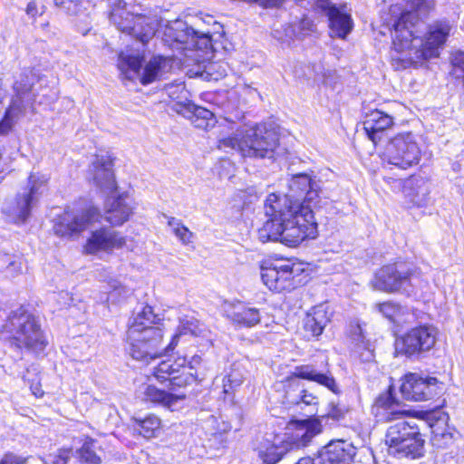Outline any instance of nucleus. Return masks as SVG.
I'll use <instances>...</instances> for the list:
<instances>
[{
	"label": "nucleus",
	"mask_w": 464,
	"mask_h": 464,
	"mask_svg": "<svg viewBox=\"0 0 464 464\" xmlns=\"http://www.w3.org/2000/svg\"><path fill=\"white\" fill-rule=\"evenodd\" d=\"M289 194L271 193L265 201L267 220L258 230L261 242H281L295 246L318 234L313 208L320 202L318 181L304 173L295 175L289 183Z\"/></svg>",
	"instance_id": "obj_1"
},
{
	"label": "nucleus",
	"mask_w": 464,
	"mask_h": 464,
	"mask_svg": "<svg viewBox=\"0 0 464 464\" xmlns=\"http://www.w3.org/2000/svg\"><path fill=\"white\" fill-rule=\"evenodd\" d=\"M411 8L401 13L393 24V48L398 55L393 59L401 61L403 67L439 57L451 31L453 22L438 19L427 26L423 36L415 35L420 21L434 8V0H405Z\"/></svg>",
	"instance_id": "obj_2"
},
{
	"label": "nucleus",
	"mask_w": 464,
	"mask_h": 464,
	"mask_svg": "<svg viewBox=\"0 0 464 464\" xmlns=\"http://www.w3.org/2000/svg\"><path fill=\"white\" fill-rule=\"evenodd\" d=\"M160 318L155 314L150 305H145L141 311L130 321L127 332L130 343V354L143 363L160 357L164 352L173 350L181 335L191 334L193 336L206 337L208 331L203 324L193 317L182 318L179 322L178 333L172 337L166 348L161 347L163 331L158 324Z\"/></svg>",
	"instance_id": "obj_3"
},
{
	"label": "nucleus",
	"mask_w": 464,
	"mask_h": 464,
	"mask_svg": "<svg viewBox=\"0 0 464 464\" xmlns=\"http://www.w3.org/2000/svg\"><path fill=\"white\" fill-rule=\"evenodd\" d=\"M373 413L379 421L397 420L385 434L388 454L397 459H419L423 456L424 443L420 429L414 419L405 420L406 411L393 396L391 388L375 400Z\"/></svg>",
	"instance_id": "obj_4"
},
{
	"label": "nucleus",
	"mask_w": 464,
	"mask_h": 464,
	"mask_svg": "<svg viewBox=\"0 0 464 464\" xmlns=\"http://www.w3.org/2000/svg\"><path fill=\"white\" fill-rule=\"evenodd\" d=\"M208 372L207 363L200 355H193L188 361L186 356L175 362L165 360L153 368L152 375L160 382L169 381L168 390L148 385L144 391L147 401L170 411L179 408L186 398L180 391L194 381L201 382Z\"/></svg>",
	"instance_id": "obj_5"
},
{
	"label": "nucleus",
	"mask_w": 464,
	"mask_h": 464,
	"mask_svg": "<svg viewBox=\"0 0 464 464\" xmlns=\"http://www.w3.org/2000/svg\"><path fill=\"white\" fill-rule=\"evenodd\" d=\"M300 379L314 382L335 394L340 392L339 386L329 369L326 356H323L319 362L296 366L295 372L285 381V399L289 403L316 405L318 397L304 390Z\"/></svg>",
	"instance_id": "obj_6"
},
{
	"label": "nucleus",
	"mask_w": 464,
	"mask_h": 464,
	"mask_svg": "<svg viewBox=\"0 0 464 464\" xmlns=\"http://www.w3.org/2000/svg\"><path fill=\"white\" fill-rule=\"evenodd\" d=\"M279 135L266 123L238 130L234 136L218 141V149L225 152L237 151L243 157L272 158L278 146Z\"/></svg>",
	"instance_id": "obj_7"
},
{
	"label": "nucleus",
	"mask_w": 464,
	"mask_h": 464,
	"mask_svg": "<svg viewBox=\"0 0 464 464\" xmlns=\"http://www.w3.org/2000/svg\"><path fill=\"white\" fill-rule=\"evenodd\" d=\"M1 334L18 349L38 353L47 341L36 318L23 307L14 311L2 326Z\"/></svg>",
	"instance_id": "obj_8"
},
{
	"label": "nucleus",
	"mask_w": 464,
	"mask_h": 464,
	"mask_svg": "<svg viewBox=\"0 0 464 464\" xmlns=\"http://www.w3.org/2000/svg\"><path fill=\"white\" fill-rule=\"evenodd\" d=\"M420 272L405 263L397 262L382 266L371 280L374 290L388 294H402L407 296L420 286Z\"/></svg>",
	"instance_id": "obj_9"
},
{
	"label": "nucleus",
	"mask_w": 464,
	"mask_h": 464,
	"mask_svg": "<svg viewBox=\"0 0 464 464\" xmlns=\"http://www.w3.org/2000/svg\"><path fill=\"white\" fill-rule=\"evenodd\" d=\"M111 22L122 33L131 35L142 44L149 43L160 26V18L156 14H134L126 8L123 0H111Z\"/></svg>",
	"instance_id": "obj_10"
},
{
	"label": "nucleus",
	"mask_w": 464,
	"mask_h": 464,
	"mask_svg": "<svg viewBox=\"0 0 464 464\" xmlns=\"http://www.w3.org/2000/svg\"><path fill=\"white\" fill-rule=\"evenodd\" d=\"M44 81L45 80L34 69H25L21 72L13 86L14 94L11 103L0 122V135L11 130L18 119L24 115L26 108L36 97L35 84Z\"/></svg>",
	"instance_id": "obj_11"
},
{
	"label": "nucleus",
	"mask_w": 464,
	"mask_h": 464,
	"mask_svg": "<svg viewBox=\"0 0 464 464\" xmlns=\"http://www.w3.org/2000/svg\"><path fill=\"white\" fill-rule=\"evenodd\" d=\"M144 55L134 53L130 50L121 52L117 66L121 75L129 81H140L143 85L159 80L170 68L169 59L158 55L153 56L141 70Z\"/></svg>",
	"instance_id": "obj_12"
},
{
	"label": "nucleus",
	"mask_w": 464,
	"mask_h": 464,
	"mask_svg": "<svg viewBox=\"0 0 464 464\" xmlns=\"http://www.w3.org/2000/svg\"><path fill=\"white\" fill-rule=\"evenodd\" d=\"M162 40L173 50L208 52L213 49V33L210 30L188 26L181 20H176L166 25Z\"/></svg>",
	"instance_id": "obj_13"
},
{
	"label": "nucleus",
	"mask_w": 464,
	"mask_h": 464,
	"mask_svg": "<svg viewBox=\"0 0 464 464\" xmlns=\"http://www.w3.org/2000/svg\"><path fill=\"white\" fill-rule=\"evenodd\" d=\"M383 160L400 169H406L417 165L420 160V149L411 132L400 133L386 144Z\"/></svg>",
	"instance_id": "obj_14"
},
{
	"label": "nucleus",
	"mask_w": 464,
	"mask_h": 464,
	"mask_svg": "<svg viewBox=\"0 0 464 464\" xmlns=\"http://www.w3.org/2000/svg\"><path fill=\"white\" fill-rule=\"evenodd\" d=\"M47 179L44 175H30L28 185L18 192L14 201L7 205L4 211L14 222H24L30 216L32 208L36 205L39 197L43 194Z\"/></svg>",
	"instance_id": "obj_15"
},
{
	"label": "nucleus",
	"mask_w": 464,
	"mask_h": 464,
	"mask_svg": "<svg viewBox=\"0 0 464 464\" xmlns=\"http://www.w3.org/2000/svg\"><path fill=\"white\" fill-rule=\"evenodd\" d=\"M438 331L431 325L413 327L396 340L395 351L406 357H418L436 343Z\"/></svg>",
	"instance_id": "obj_16"
},
{
	"label": "nucleus",
	"mask_w": 464,
	"mask_h": 464,
	"mask_svg": "<svg viewBox=\"0 0 464 464\" xmlns=\"http://www.w3.org/2000/svg\"><path fill=\"white\" fill-rule=\"evenodd\" d=\"M101 213L95 207H90L84 210H65L53 226V231L57 236L72 237L84 231L92 223L99 221Z\"/></svg>",
	"instance_id": "obj_17"
},
{
	"label": "nucleus",
	"mask_w": 464,
	"mask_h": 464,
	"mask_svg": "<svg viewBox=\"0 0 464 464\" xmlns=\"http://www.w3.org/2000/svg\"><path fill=\"white\" fill-rule=\"evenodd\" d=\"M322 423L317 418L293 420L287 426L283 441L288 450L306 447L312 440L322 432Z\"/></svg>",
	"instance_id": "obj_18"
},
{
	"label": "nucleus",
	"mask_w": 464,
	"mask_h": 464,
	"mask_svg": "<svg viewBox=\"0 0 464 464\" xmlns=\"http://www.w3.org/2000/svg\"><path fill=\"white\" fill-rule=\"evenodd\" d=\"M316 6L328 17L331 35L345 39L353 28L352 15L346 5H336L330 0H317Z\"/></svg>",
	"instance_id": "obj_19"
},
{
	"label": "nucleus",
	"mask_w": 464,
	"mask_h": 464,
	"mask_svg": "<svg viewBox=\"0 0 464 464\" xmlns=\"http://www.w3.org/2000/svg\"><path fill=\"white\" fill-rule=\"evenodd\" d=\"M438 381L418 373H408L402 379L401 392L409 401H427L438 394Z\"/></svg>",
	"instance_id": "obj_20"
},
{
	"label": "nucleus",
	"mask_w": 464,
	"mask_h": 464,
	"mask_svg": "<svg viewBox=\"0 0 464 464\" xmlns=\"http://www.w3.org/2000/svg\"><path fill=\"white\" fill-rule=\"evenodd\" d=\"M125 243L126 238L120 232L102 227L92 232L84 245V252L91 255L110 252L123 247Z\"/></svg>",
	"instance_id": "obj_21"
},
{
	"label": "nucleus",
	"mask_w": 464,
	"mask_h": 464,
	"mask_svg": "<svg viewBox=\"0 0 464 464\" xmlns=\"http://www.w3.org/2000/svg\"><path fill=\"white\" fill-rule=\"evenodd\" d=\"M135 204L126 193L118 197H109L104 205V218L112 226H121L133 214Z\"/></svg>",
	"instance_id": "obj_22"
},
{
	"label": "nucleus",
	"mask_w": 464,
	"mask_h": 464,
	"mask_svg": "<svg viewBox=\"0 0 464 464\" xmlns=\"http://www.w3.org/2000/svg\"><path fill=\"white\" fill-rule=\"evenodd\" d=\"M356 454V448L348 440L330 441L318 453L317 464H350Z\"/></svg>",
	"instance_id": "obj_23"
},
{
	"label": "nucleus",
	"mask_w": 464,
	"mask_h": 464,
	"mask_svg": "<svg viewBox=\"0 0 464 464\" xmlns=\"http://www.w3.org/2000/svg\"><path fill=\"white\" fill-rule=\"evenodd\" d=\"M223 313L236 327L239 328H251L260 322L259 310L239 301L225 302Z\"/></svg>",
	"instance_id": "obj_24"
},
{
	"label": "nucleus",
	"mask_w": 464,
	"mask_h": 464,
	"mask_svg": "<svg viewBox=\"0 0 464 464\" xmlns=\"http://www.w3.org/2000/svg\"><path fill=\"white\" fill-rule=\"evenodd\" d=\"M112 167V159L109 155H97L90 167L93 183L104 192H112L116 188Z\"/></svg>",
	"instance_id": "obj_25"
},
{
	"label": "nucleus",
	"mask_w": 464,
	"mask_h": 464,
	"mask_svg": "<svg viewBox=\"0 0 464 464\" xmlns=\"http://www.w3.org/2000/svg\"><path fill=\"white\" fill-rule=\"evenodd\" d=\"M363 130L374 144L380 142L394 124L393 118L379 110L367 112L362 121Z\"/></svg>",
	"instance_id": "obj_26"
},
{
	"label": "nucleus",
	"mask_w": 464,
	"mask_h": 464,
	"mask_svg": "<svg viewBox=\"0 0 464 464\" xmlns=\"http://www.w3.org/2000/svg\"><path fill=\"white\" fill-rule=\"evenodd\" d=\"M171 108L177 113L188 119L196 128L207 129L215 122L212 111L189 101L186 102H176Z\"/></svg>",
	"instance_id": "obj_27"
},
{
	"label": "nucleus",
	"mask_w": 464,
	"mask_h": 464,
	"mask_svg": "<svg viewBox=\"0 0 464 464\" xmlns=\"http://www.w3.org/2000/svg\"><path fill=\"white\" fill-rule=\"evenodd\" d=\"M430 185L420 177L412 176L406 179L405 203L408 207H424L428 204Z\"/></svg>",
	"instance_id": "obj_28"
},
{
	"label": "nucleus",
	"mask_w": 464,
	"mask_h": 464,
	"mask_svg": "<svg viewBox=\"0 0 464 464\" xmlns=\"http://www.w3.org/2000/svg\"><path fill=\"white\" fill-rule=\"evenodd\" d=\"M256 450L264 464H276L289 450L282 438L276 437L274 441L266 439L259 444Z\"/></svg>",
	"instance_id": "obj_29"
},
{
	"label": "nucleus",
	"mask_w": 464,
	"mask_h": 464,
	"mask_svg": "<svg viewBox=\"0 0 464 464\" xmlns=\"http://www.w3.org/2000/svg\"><path fill=\"white\" fill-rule=\"evenodd\" d=\"M329 322L330 315L327 307L324 304H319L307 314L304 320V329L310 332L313 336H319Z\"/></svg>",
	"instance_id": "obj_30"
},
{
	"label": "nucleus",
	"mask_w": 464,
	"mask_h": 464,
	"mask_svg": "<svg viewBox=\"0 0 464 464\" xmlns=\"http://www.w3.org/2000/svg\"><path fill=\"white\" fill-rule=\"evenodd\" d=\"M303 271L300 265L285 264L278 266V276H276V292L290 291L297 284L296 277Z\"/></svg>",
	"instance_id": "obj_31"
},
{
	"label": "nucleus",
	"mask_w": 464,
	"mask_h": 464,
	"mask_svg": "<svg viewBox=\"0 0 464 464\" xmlns=\"http://www.w3.org/2000/svg\"><path fill=\"white\" fill-rule=\"evenodd\" d=\"M135 430L146 439L157 437L160 431L161 421L156 415L150 414L144 419H135Z\"/></svg>",
	"instance_id": "obj_32"
},
{
	"label": "nucleus",
	"mask_w": 464,
	"mask_h": 464,
	"mask_svg": "<svg viewBox=\"0 0 464 464\" xmlns=\"http://www.w3.org/2000/svg\"><path fill=\"white\" fill-rule=\"evenodd\" d=\"M373 309L392 323L398 322L401 316L404 314V308L392 301L375 304Z\"/></svg>",
	"instance_id": "obj_33"
},
{
	"label": "nucleus",
	"mask_w": 464,
	"mask_h": 464,
	"mask_svg": "<svg viewBox=\"0 0 464 464\" xmlns=\"http://www.w3.org/2000/svg\"><path fill=\"white\" fill-rule=\"evenodd\" d=\"M167 218L168 226L183 245L192 243L194 234L186 226H184L181 220L173 217H167Z\"/></svg>",
	"instance_id": "obj_34"
},
{
	"label": "nucleus",
	"mask_w": 464,
	"mask_h": 464,
	"mask_svg": "<svg viewBox=\"0 0 464 464\" xmlns=\"http://www.w3.org/2000/svg\"><path fill=\"white\" fill-rule=\"evenodd\" d=\"M243 381V372L239 369L233 366L230 369V372L222 379L223 393L226 396L231 395L234 392L235 389L242 384Z\"/></svg>",
	"instance_id": "obj_35"
},
{
	"label": "nucleus",
	"mask_w": 464,
	"mask_h": 464,
	"mask_svg": "<svg viewBox=\"0 0 464 464\" xmlns=\"http://www.w3.org/2000/svg\"><path fill=\"white\" fill-rule=\"evenodd\" d=\"M451 71L450 74L462 81L464 87V52L456 51L450 56Z\"/></svg>",
	"instance_id": "obj_36"
},
{
	"label": "nucleus",
	"mask_w": 464,
	"mask_h": 464,
	"mask_svg": "<svg viewBox=\"0 0 464 464\" xmlns=\"http://www.w3.org/2000/svg\"><path fill=\"white\" fill-rule=\"evenodd\" d=\"M7 263L5 272L8 276L14 277L23 271V262L21 257L4 255L0 256V266Z\"/></svg>",
	"instance_id": "obj_37"
},
{
	"label": "nucleus",
	"mask_w": 464,
	"mask_h": 464,
	"mask_svg": "<svg viewBox=\"0 0 464 464\" xmlns=\"http://www.w3.org/2000/svg\"><path fill=\"white\" fill-rule=\"evenodd\" d=\"M94 441L89 440L84 442L81 450L78 451L79 459L82 464H99L100 457L92 450Z\"/></svg>",
	"instance_id": "obj_38"
},
{
	"label": "nucleus",
	"mask_w": 464,
	"mask_h": 464,
	"mask_svg": "<svg viewBox=\"0 0 464 464\" xmlns=\"http://www.w3.org/2000/svg\"><path fill=\"white\" fill-rule=\"evenodd\" d=\"M91 0H54V5L69 14H77Z\"/></svg>",
	"instance_id": "obj_39"
},
{
	"label": "nucleus",
	"mask_w": 464,
	"mask_h": 464,
	"mask_svg": "<svg viewBox=\"0 0 464 464\" xmlns=\"http://www.w3.org/2000/svg\"><path fill=\"white\" fill-rule=\"evenodd\" d=\"M276 276H278V266L261 267V279L272 291H276Z\"/></svg>",
	"instance_id": "obj_40"
},
{
	"label": "nucleus",
	"mask_w": 464,
	"mask_h": 464,
	"mask_svg": "<svg viewBox=\"0 0 464 464\" xmlns=\"http://www.w3.org/2000/svg\"><path fill=\"white\" fill-rule=\"evenodd\" d=\"M29 459V455L8 450L0 458V464H27Z\"/></svg>",
	"instance_id": "obj_41"
},
{
	"label": "nucleus",
	"mask_w": 464,
	"mask_h": 464,
	"mask_svg": "<svg viewBox=\"0 0 464 464\" xmlns=\"http://www.w3.org/2000/svg\"><path fill=\"white\" fill-rule=\"evenodd\" d=\"M345 412L346 411L344 407H342L339 404L331 403L327 413L321 416V419L319 420L322 421L324 420L332 419L334 421H339L344 418Z\"/></svg>",
	"instance_id": "obj_42"
},
{
	"label": "nucleus",
	"mask_w": 464,
	"mask_h": 464,
	"mask_svg": "<svg viewBox=\"0 0 464 464\" xmlns=\"http://www.w3.org/2000/svg\"><path fill=\"white\" fill-rule=\"evenodd\" d=\"M166 92L172 100L186 98L188 91L183 83L169 84L166 87Z\"/></svg>",
	"instance_id": "obj_43"
},
{
	"label": "nucleus",
	"mask_w": 464,
	"mask_h": 464,
	"mask_svg": "<svg viewBox=\"0 0 464 464\" xmlns=\"http://www.w3.org/2000/svg\"><path fill=\"white\" fill-rule=\"evenodd\" d=\"M385 182L390 186L391 189L394 192H401L405 194L406 179L386 178Z\"/></svg>",
	"instance_id": "obj_44"
},
{
	"label": "nucleus",
	"mask_w": 464,
	"mask_h": 464,
	"mask_svg": "<svg viewBox=\"0 0 464 464\" xmlns=\"http://www.w3.org/2000/svg\"><path fill=\"white\" fill-rule=\"evenodd\" d=\"M25 12L29 17L35 19L45 12V7L44 5L38 6L35 1H31L27 5Z\"/></svg>",
	"instance_id": "obj_45"
},
{
	"label": "nucleus",
	"mask_w": 464,
	"mask_h": 464,
	"mask_svg": "<svg viewBox=\"0 0 464 464\" xmlns=\"http://www.w3.org/2000/svg\"><path fill=\"white\" fill-rule=\"evenodd\" d=\"M71 455V450H60L57 456L54 457L53 464H66Z\"/></svg>",
	"instance_id": "obj_46"
},
{
	"label": "nucleus",
	"mask_w": 464,
	"mask_h": 464,
	"mask_svg": "<svg viewBox=\"0 0 464 464\" xmlns=\"http://www.w3.org/2000/svg\"><path fill=\"white\" fill-rule=\"evenodd\" d=\"M30 389L32 391V393L35 397H37V398L43 397L44 391L42 390L41 385L39 383H33V384H31Z\"/></svg>",
	"instance_id": "obj_47"
},
{
	"label": "nucleus",
	"mask_w": 464,
	"mask_h": 464,
	"mask_svg": "<svg viewBox=\"0 0 464 464\" xmlns=\"http://www.w3.org/2000/svg\"><path fill=\"white\" fill-rule=\"evenodd\" d=\"M199 21H202V23L208 24V25L211 24H216V21H215L214 17L211 15H205V17H203V18H201V17L198 18L197 23L195 24L197 28L199 27V24H198Z\"/></svg>",
	"instance_id": "obj_48"
},
{
	"label": "nucleus",
	"mask_w": 464,
	"mask_h": 464,
	"mask_svg": "<svg viewBox=\"0 0 464 464\" xmlns=\"http://www.w3.org/2000/svg\"><path fill=\"white\" fill-rule=\"evenodd\" d=\"M353 338L357 342L362 341V333L360 325L355 326Z\"/></svg>",
	"instance_id": "obj_49"
},
{
	"label": "nucleus",
	"mask_w": 464,
	"mask_h": 464,
	"mask_svg": "<svg viewBox=\"0 0 464 464\" xmlns=\"http://www.w3.org/2000/svg\"><path fill=\"white\" fill-rule=\"evenodd\" d=\"M296 464H317V462H316V459H313L307 457V458H301L296 462Z\"/></svg>",
	"instance_id": "obj_50"
},
{
	"label": "nucleus",
	"mask_w": 464,
	"mask_h": 464,
	"mask_svg": "<svg viewBox=\"0 0 464 464\" xmlns=\"http://www.w3.org/2000/svg\"><path fill=\"white\" fill-rule=\"evenodd\" d=\"M108 284H109L110 287H111V289H113V290L118 289V287H119V286H120V285H121V284H120V282H119L117 279L112 278V277H110V278L108 279Z\"/></svg>",
	"instance_id": "obj_51"
},
{
	"label": "nucleus",
	"mask_w": 464,
	"mask_h": 464,
	"mask_svg": "<svg viewBox=\"0 0 464 464\" xmlns=\"http://www.w3.org/2000/svg\"><path fill=\"white\" fill-rule=\"evenodd\" d=\"M301 24L303 25V27L304 28L306 25L307 27L310 26V22L309 21H306V20H304Z\"/></svg>",
	"instance_id": "obj_52"
}]
</instances>
